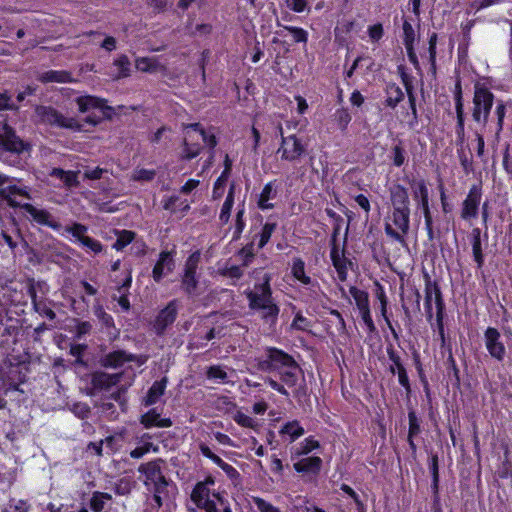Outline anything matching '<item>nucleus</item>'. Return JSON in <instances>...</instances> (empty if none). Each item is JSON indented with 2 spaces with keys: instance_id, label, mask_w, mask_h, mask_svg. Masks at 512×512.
Segmentation results:
<instances>
[{
  "instance_id": "obj_46",
  "label": "nucleus",
  "mask_w": 512,
  "mask_h": 512,
  "mask_svg": "<svg viewBox=\"0 0 512 512\" xmlns=\"http://www.w3.org/2000/svg\"><path fill=\"white\" fill-rule=\"evenodd\" d=\"M476 235L474 236L473 243H472V251L474 260L476 261L478 267H481L483 265L484 259L482 254V248H481V241L479 237V230H476Z\"/></svg>"
},
{
  "instance_id": "obj_49",
  "label": "nucleus",
  "mask_w": 512,
  "mask_h": 512,
  "mask_svg": "<svg viewBox=\"0 0 512 512\" xmlns=\"http://www.w3.org/2000/svg\"><path fill=\"white\" fill-rule=\"evenodd\" d=\"M233 419L237 424L246 428H254L256 426L255 420L241 411H237Z\"/></svg>"
},
{
  "instance_id": "obj_18",
  "label": "nucleus",
  "mask_w": 512,
  "mask_h": 512,
  "mask_svg": "<svg viewBox=\"0 0 512 512\" xmlns=\"http://www.w3.org/2000/svg\"><path fill=\"white\" fill-rule=\"evenodd\" d=\"M174 267L175 262L172 253L167 251L161 252L152 271L153 279L159 282L163 277L170 274Z\"/></svg>"
},
{
  "instance_id": "obj_11",
  "label": "nucleus",
  "mask_w": 512,
  "mask_h": 512,
  "mask_svg": "<svg viewBox=\"0 0 512 512\" xmlns=\"http://www.w3.org/2000/svg\"><path fill=\"white\" fill-rule=\"evenodd\" d=\"M200 262V253H192L186 260L182 276V288L190 295H194L198 288L197 268Z\"/></svg>"
},
{
  "instance_id": "obj_5",
  "label": "nucleus",
  "mask_w": 512,
  "mask_h": 512,
  "mask_svg": "<svg viewBox=\"0 0 512 512\" xmlns=\"http://www.w3.org/2000/svg\"><path fill=\"white\" fill-rule=\"evenodd\" d=\"M494 95L484 85L477 83L474 89L473 97V119L478 123L485 124L488 120L491 108L493 106Z\"/></svg>"
},
{
  "instance_id": "obj_27",
  "label": "nucleus",
  "mask_w": 512,
  "mask_h": 512,
  "mask_svg": "<svg viewBox=\"0 0 512 512\" xmlns=\"http://www.w3.org/2000/svg\"><path fill=\"white\" fill-rule=\"evenodd\" d=\"M305 433L304 428L297 420L286 422L279 431L282 437H287L289 442L292 443Z\"/></svg>"
},
{
  "instance_id": "obj_30",
  "label": "nucleus",
  "mask_w": 512,
  "mask_h": 512,
  "mask_svg": "<svg viewBox=\"0 0 512 512\" xmlns=\"http://www.w3.org/2000/svg\"><path fill=\"white\" fill-rule=\"evenodd\" d=\"M276 197V190L272 182L267 183L261 191L258 200V206L262 210L273 208V204L270 200Z\"/></svg>"
},
{
  "instance_id": "obj_47",
  "label": "nucleus",
  "mask_w": 512,
  "mask_h": 512,
  "mask_svg": "<svg viewBox=\"0 0 512 512\" xmlns=\"http://www.w3.org/2000/svg\"><path fill=\"white\" fill-rule=\"evenodd\" d=\"M275 229V223H265L260 233V239L258 243L260 248L264 247L268 243Z\"/></svg>"
},
{
  "instance_id": "obj_53",
  "label": "nucleus",
  "mask_w": 512,
  "mask_h": 512,
  "mask_svg": "<svg viewBox=\"0 0 512 512\" xmlns=\"http://www.w3.org/2000/svg\"><path fill=\"white\" fill-rule=\"evenodd\" d=\"M289 33L292 35L295 42H303L306 43L308 40V33L299 27H286Z\"/></svg>"
},
{
  "instance_id": "obj_45",
  "label": "nucleus",
  "mask_w": 512,
  "mask_h": 512,
  "mask_svg": "<svg viewBox=\"0 0 512 512\" xmlns=\"http://www.w3.org/2000/svg\"><path fill=\"white\" fill-rule=\"evenodd\" d=\"M416 40V31L411 23L407 20L403 22V42L404 45H414Z\"/></svg>"
},
{
  "instance_id": "obj_55",
  "label": "nucleus",
  "mask_w": 512,
  "mask_h": 512,
  "mask_svg": "<svg viewBox=\"0 0 512 512\" xmlns=\"http://www.w3.org/2000/svg\"><path fill=\"white\" fill-rule=\"evenodd\" d=\"M154 176V170L139 169L133 173L132 179L136 181H150L154 178Z\"/></svg>"
},
{
  "instance_id": "obj_48",
  "label": "nucleus",
  "mask_w": 512,
  "mask_h": 512,
  "mask_svg": "<svg viewBox=\"0 0 512 512\" xmlns=\"http://www.w3.org/2000/svg\"><path fill=\"white\" fill-rule=\"evenodd\" d=\"M262 316L266 320L275 321L278 314H279V308L278 306L271 300L268 302L265 306H263L261 309Z\"/></svg>"
},
{
  "instance_id": "obj_35",
  "label": "nucleus",
  "mask_w": 512,
  "mask_h": 512,
  "mask_svg": "<svg viewBox=\"0 0 512 512\" xmlns=\"http://www.w3.org/2000/svg\"><path fill=\"white\" fill-rule=\"evenodd\" d=\"M166 388V380H161L155 382L148 391V394L145 398V405H153L155 404L159 398L163 395Z\"/></svg>"
},
{
  "instance_id": "obj_39",
  "label": "nucleus",
  "mask_w": 512,
  "mask_h": 512,
  "mask_svg": "<svg viewBox=\"0 0 512 512\" xmlns=\"http://www.w3.org/2000/svg\"><path fill=\"white\" fill-rule=\"evenodd\" d=\"M208 379L214 380L217 383H228L230 382L228 373L226 370L219 365L209 367L207 371Z\"/></svg>"
},
{
  "instance_id": "obj_6",
  "label": "nucleus",
  "mask_w": 512,
  "mask_h": 512,
  "mask_svg": "<svg viewBox=\"0 0 512 512\" xmlns=\"http://www.w3.org/2000/svg\"><path fill=\"white\" fill-rule=\"evenodd\" d=\"M425 311L429 320L433 317V308L436 310V324L439 334L444 338L443 310L444 303L440 289L435 284H427L425 288Z\"/></svg>"
},
{
  "instance_id": "obj_26",
  "label": "nucleus",
  "mask_w": 512,
  "mask_h": 512,
  "mask_svg": "<svg viewBox=\"0 0 512 512\" xmlns=\"http://www.w3.org/2000/svg\"><path fill=\"white\" fill-rule=\"evenodd\" d=\"M77 171H65L60 168H53L50 176L59 179L66 188L76 187L79 184Z\"/></svg>"
},
{
  "instance_id": "obj_13",
  "label": "nucleus",
  "mask_w": 512,
  "mask_h": 512,
  "mask_svg": "<svg viewBox=\"0 0 512 512\" xmlns=\"http://www.w3.org/2000/svg\"><path fill=\"white\" fill-rule=\"evenodd\" d=\"M0 196L5 199L9 206L16 208H21L24 203H22L23 199L30 200L32 199L30 194V189L18 183H14L11 179L9 184L0 189Z\"/></svg>"
},
{
  "instance_id": "obj_24",
  "label": "nucleus",
  "mask_w": 512,
  "mask_h": 512,
  "mask_svg": "<svg viewBox=\"0 0 512 512\" xmlns=\"http://www.w3.org/2000/svg\"><path fill=\"white\" fill-rule=\"evenodd\" d=\"M321 465V458L314 456L300 459L294 463L293 467L297 472L317 474L321 469Z\"/></svg>"
},
{
  "instance_id": "obj_9",
  "label": "nucleus",
  "mask_w": 512,
  "mask_h": 512,
  "mask_svg": "<svg viewBox=\"0 0 512 512\" xmlns=\"http://www.w3.org/2000/svg\"><path fill=\"white\" fill-rule=\"evenodd\" d=\"M215 484L212 476L198 482L192 490L191 500L200 509L206 512H218L216 502L211 498L210 487Z\"/></svg>"
},
{
  "instance_id": "obj_50",
  "label": "nucleus",
  "mask_w": 512,
  "mask_h": 512,
  "mask_svg": "<svg viewBox=\"0 0 512 512\" xmlns=\"http://www.w3.org/2000/svg\"><path fill=\"white\" fill-rule=\"evenodd\" d=\"M367 34L371 42H378L384 35V29L382 24L375 23L369 25L367 28Z\"/></svg>"
},
{
  "instance_id": "obj_43",
  "label": "nucleus",
  "mask_w": 512,
  "mask_h": 512,
  "mask_svg": "<svg viewBox=\"0 0 512 512\" xmlns=\"http://www.w3.org/2000/svg\"><path fill=\"white\" fill-rule=\"evenodd\" d=\"M390 359L395 363L398 367V381L404 388H409V379L406 373L404 366L401 364L399 357L394 354L390 355Z\"/></svg>"
},
{
  "instance_id": "obj_20",
  "label": "nucleus",
  "mask_w": 512,
  "mask_h": 512,
  "mask_svg": "<svg viewBox=\"0 0 512 512\" xmlns=\"http://www.w3.org/2000/svg\"><path fill=\"white\" fill-rule=\"evenodd\" d=\"M177 312V301L173 300L158 314L155 320V328L159 332L163 331L168 325L175 321Z\"/></svg>"
},
{
  "instance_id": "obj_62",
  "label": "nucleus",
  "mask_w": 512,
  "mask_h": 512,
  "mask_svg": "<svg viewBox=\"0 0 512 512\" xmlns=\"http://www.w3.org/2000/svg\"><path fill=\"white\" fill-rule=\"evenodd\" d=\"M212 496L218 501V503L222 507V509L218 510V512H232L228 504V501L219 492H213Z\"/></svg>"
},
{
  "instance_id": "obj_21",
  "label": "nucleus",
  "mask_w": 512,
  "mask_h": 512,
  "mask_svg": "<svg viewBox=\"0 0 512 512\" xmlns=\"http://www.w3.org/2000/svg\"><path fill=\"white\" fill-rule=\"evenodd\" d=\"M135 67L141 72L157 73L165 70V65L159 57H139L135 60Z\"/></svg>"
},
{
  "instance_id": "obj_37",
  "label": "nucleus",
  "mask_w": 512,
  "mask_h": 512,
  "mask_svg": "<svg viewBox=\"0 0 512 512\" xmlns=\"http://www.w3.org/2000/svg\"><path fill=\"white\" fill-rule=\"evenodd\" d=\"M62 229L63 235L64 233H68L74 238L75 241L79 243H81L83 239L87 236L86 233L88 231V228L80 223H72L71 225H67L64 228L62 227L61 230Z\"/></svg>"
},
{
  "instance_id": "obj_32",
  "label": "nucleus",
  "mask_w": 512,
  "mask_h": 512,
  "mask_svg": "<svg viewBox=\"0 0 512 512\" xmlns=\"http://www.w3.org/2000/svg\"><path fill=\"white\" fill-rule=\"evenodd\" d=\"M319 446V442L314 439V437L310 436L305 438L301 443L294 447L292 455L297 457L304 456L318 449Z\"/></svg>"
},
{
  "instance_id": "obj_51",
  "label": "nucleus",
  "mask_w": 512,
  "mask_h": 512,
  "mask_svg": "<svg viewBox=\"0 0 512 512\" xmlns=\"http://www.w3.org/2000/svg\"><path fill=\"white\" fill-rule=\"evenodd\" d=\"M252 501L259 510V512H281L276 506L265 501L260 497H252Z\"/></svg>"
},
{
  "instance_id": "obj_58",
  "label": "nucleus",
  "mask_w": 512,
  "mask_h": 512,
  "mask_svg": "<svg viewBox=\"0 0 512 512\" xmlns=\"http://www.w3.org/2000/svg\"><path fill=\"white\" fill-rule=\"evenodd\" d=\"M286 3H287V6L297 12V13H301L303 11H305V9L307 8V1L306 0H285Z\"/></svg>"
},
{
  "instance_id": "obj_2",
  "label": "nucleus",
  "mask_w": 512,
  "mask_h": 512,
  "mask_svg": "<svg viewBox=\"0 0 512 512\" xmlns=\"http://www.w3.org/2000/svg\"><path fill=\"white\" fill-rule=\"evenodd\" d=\"M199 139L210 147L216 145L215 136L207 133L199 123L190 124L185 127L184 148L181 152L183 159L190 160L199 154L201 149L198 143Z\"/></svg>"
},
{
  "instance_id": "obj_7",
  "label": "nucleus",
  "mask_w": 512,
  "mask_h": 512,
  "mask_svg": "<svg viewBox=\"0 0 512 512\" xmlns=\"http://www.w3.org/2000/svg\"><path fill=\"white\" fill-rule=\"evenodd\" d=\"M35 113L37 120L44 124L67 128L73 131H80L82 128V125L75 118L66 117L52 107H37Z\"/></svg>"
},
{
  "instance_id": "obj_28",
  "label": "nucleus",
  "mask_w": 512,
  "mask_h": 512,
  "mask_svg": "<svg viewBox=\"0 0 512 512\" xmlns=\"http://www.w3.org/2000/svg\"><path fill=\"white\" fill-rule=\"evenodd\" d=\"M331 260L333 263V266L335 267L338 279L340 281H345L347 278V265L348 262L346 258L340 253L338 248L333 247L331 250Z\"/></svg>"
},
{
  "instance_id": "obj_54",
  "label": "nucleus",
  "mask_w": 512,
  "mask_h": 512,
  "mask_svg": "<svg viewBox=\"0 0 512 512\" xmlns=\"http://www.w3.org/2000/svg\"><path fill=\"white\" fill-rule=\"evenodd\" d=\"M84 248L94 253H99L102 250V245L99 241L86 236L80 243Z\"/></svg>"
},
{
  "instance_id": "obj_4",
  "label": "nucleus",
  "mask_w": 512,
  "mask_h": 512,
  "mask_svg": "<svg viewBox=\"0 0 512 512\" xmlns=\"http://www.w3.org/2000/svg\"><path fill=\"white\" fill-rule=\"evenodd\" d=\"M139 472L144 474V483L150 491L154 492V500L161 506V494L164 493L168 483L161 473L157 462H149L139 467Z\"/></svg>"
},
{
  "instance_id": "obj_61",
  "label": "nucleus",
  "mask_w": 512,
  "mask_h": 512,
  "mask_svg": "<svg viewBox=\"0 0 512 512\" xmlns=\"http://www.w3.org/2000/svg\"><path fill=\"white\" fill-rule=\"evenodd\" d=\"M342 490L354 499L355 503L358 506L359 512H364V505L359 500V497L355 493V491L351 487H349L348 485H345V484L342 485Z\"/></svg>"
},
{
  "instance_id": "obj_40",
  "label": "nucleus",
  "mask_w": 512,
  "mask_h": 512,
  "mask_svg": "<svg viewBox=\"0 0 512 512\" xmlns=\"http://www.w3.org/2000/svg\"><path fill=\"white\" fill-rule=\"evenodd\" d=\"M228 181V169H224L221 175L218 177L216 182L214 183L212 196L214 199H219L223 196L226 184Z\"/></svg>"
},
{
  "instance_id": "obj_15",
  "label": "nucleus",
  "mask_w": 512,
  "mask_h": 512,
  "mask_svg": "<svg viewBox=\"0 0 512 512\" xmlns=\"http://www.w3.org/2000/svg\"><path fill=\"white\" fill-rule=\"evenodd\" d=\"M485 347L490 356L498 361H502L506 354V348L501 340L500 332L493 327H488L484 332Z\"/></svg>"
},
{
  "instance_id": "obj_14",
  "label": "nucleus",
  "mask_w": 512,
  "mask_h": 512,
  "mask_svg": "<svg viewBox=\"0 0 512 512\" xmlns=\"http://www.w3.org/2000/svg\"><path fill=\"white\" fill-rule=\"evenodd\" d=\"M26 213V217L35 223L50 227L55 231H61L62 225L45 209L36 207L30 203H24L21 207Z\"/></svg>"
},
{
  "instance_id": "obj_59",
  "label": "nucleus",
  "mask_w": 512,
  "mask_h": 512,
  "mask_svg": "<svg viewBox=\"0 0 512 512\" xmlns=\"http://www.w3.org/2000/svg\"><path fill=\"white\" fill-rule=\"evenodd\" d=\"M361 317L369 332H373L375 330V325L370 315L369 307H366L365 305L363 306Z\"/></svg>"
},
{
  "instance_id": "obj_36",
  "label": "nucleus",
  "mask_w": 512,
  "mask_h": 512,
  "mask_svg": "<svg viewBox=\"0 0 512 512\" xmlns=\"http://www.w3.org/2000/svg\"><path fill=\"white\" fill-rule=\"evenodd\" d=\"M120 375L100 373L93 377V384L96 387L107 389L110 386L116 385L119 382Z\"/></svg>"
},
{
  "instance_id": "obj_44",
  "label": "nucleus",
  "mask_w": 512,
  "mask_h": 512,
  "mask_svg": "<svg viewBox=\"0 0 512 512\" xmlns=\"http://www.w3.org/2000/svg\"><path fill=\"white\" fill-rule=\"evenodd\" d=\"M334 120L338 127L344 131L351 121V115L347 109H338L334 114Z\"/></svg>"
},
{
  "instance_id": "obj_29",
  "label": "nucleus",
  "mask_w": 512,
  "mask_h": 512,
  "mask_svg": "<svg viewBox=\"0 0 512 512\" xmlns=\"http://www.w3.org/2000/svg\"><path fill=\"white\" fill-rule=\"evenodd\" d=\"M130 61L127 56L122 55L113 62L114 70L110 73L113 79H120L130 75Z\"/></svg>"
},
{
  "instance_id": "obj_63",
  "label": "nucleus",
  "mask_w": 512,
  "mask_h": 512,
  "mask_svg": "<svg viewBox=\"0 0 512 512\" xmlns=\"http://www.w3.org/2000/svg\"><path fill=\"white\" fill-rule=\"evenodd\" d=\"M201 452L205 457L212 460L217 466H219L223 461L218 455L214 454L211 451V449L207 446H201Z\"/></svg>"
},
{
  "instance_id": "obj_38",
  "label": "nucleus",
  "mask_w": 512,
  "mask_h": 512,
  "mask_svg": "<svg viewBox=\"0 0 512 512\" xmlns=\"http://www.w3.org/2000/svg\"><path fill=\"white\" fill-rule=\"evenodd\" d=\"M244 213H245V206H244V201L238 205V208H237V213H236V217H235V221H234V225H233V238L234 239H238L244 228H245V221L243 219V216H244Z\"/></svg>"
},
{
  "instance_id": "obj_1",
  "label": "nucleus",
  "mask_w": 512,
  "mask_h": 512,
  "mask_svg": "<svg viewBox=\"0 0 512 512\" xmlns=\"http://www.w3.org/2000/svg\"><path fill=\"white\" fill-rule=\"evenodd\" d=\"M389 199L392 207L385 222V232L394 241L405 244V236L410 228V201L408 190L393 184L389 188Z\"/></svg>"
},
{
  "instance_id": "obj_52",
  "label": "nucleus",
  "mask_w": 512,
  "mask_h": 512,
  "mask_svg": "<svg viewBox=\"0 0 512 512\" xmlns=\"http://www.w3.org/2000/svg\"><path fill=\"white\" fill-rule=\"evenodd\" d=\"M291 327L296 330H308L310 328V321L301 313H297L293 319Z\"/></svg>"
},
{
  "instance_id": "obj_42",
  "label": "nucleus",
  "mask_w": 512,
  "mask_h": 512,
  "mask_svg": "<svg viewBox=\"0 0 512 512\" xmlns=\"http://www.w3.org/2000/svg\"><path fill=\"white\" fill-rule=\"evenodd\" d=\"M111 496L107 493L96 492L91 498V509L95 512H101L104 508L106 501L110 500Z\"/></svg>"
},
{
  "instance_id": "obj_10",
  "label": "nucleus",
  "mask_w": 512,
  "mask_h": 512,
  "mask_svg": "<svg viewBox=\"0 0 512 512\" xmlns=\"http://www.w3.org/2000/svg\"><path fill=\"white\" fill-rule=\"evenodd\" d=\"M76 103L81 113H91L86 117V122L94 126L101 121L107 108L104 100L90 95L78 97Z\"/></svg>"
},
{
  "instance_id": "obj_56",
  "label": "nucleus",
  "mask_w": 512,
  "mask_h": 512,
  "mask_svg": "<svg viewBox=\"0 0 512 512\" xmlns=\"http://www.w3.org/2000/svg\"><path fill=\"white\" fill-rule=\"evenodd\" d=\"M94 314L96 315L97 318H99L106 326H110L113 324V319L112 317L107 314L103 307L101 305H96L94 307Z\"/></svg>"
},
{
  "instance_id": "obj_23",
  "label": "nucleus",
  "mask_w": 512,
  "mask_h": 512,
  "mask_svg": "<svg viewBox=\"0 0 512 512\" xmlns=\"http://www.w3.org/2000/svg\"><path fill=\"white\" fill-rule=\"evenodd\" d=\"M291 274L295 280L306 287L314 285V281L305 272V263L301 258H294L291 266Z\"/></svg>"
},
{
  "instance_id": "obj_33",
  "label": "nucleus",
  "mask_w": 512,
  "mask_h": 512,
  "mask_svg": "<svg viewBox=\"0 0 512 512\" xmlns=\"http://www.w3.org/2000/svg\"><path fill=\"white\" fill-rule=\"evenodd\" d=\"M404 98L402 89L396 84H389L386 88L385 103L388 107L395 108Z\"/></svg>"
},
{
  "instance_id": "obj_22",
  "label": "nucleus",
  "mask_w": 512,
  "mask_h": 512,
  "mask_svg": "<svg viewBox=\"0 0 512 512\" xmlns=\"http://www.w3.org/2000/svg\"><path fill=\"white\" fill-rule=\"evenodd\" d=\"M141 424L145 428L151 427H170L172 422L169 418H162L156 409H151L141 417Z\"/></svg>"
},
{
  "instance_id": "obj_12",
  "label": "nucleus",
  "mask_w": 512,
  "mask_h": 512,
  "mask_svg": "<svg viewBox=\"0 0 512 512\" xmlns=\"http://www.w3.org/2000/svg\"><path fill=\"white\" fill-rule=\"evenodd\" d=\"M0 148L18 154L29 149V145L16 136L4 119L0 120Z\"/></svg>"
},
{
  "instance_id": "obj_57",
  "label": "nucleus",
  "mask_w": 512,
  "mask_h": 512,
  "mask_svg": "<svg viewBox=\"0 0 512 512\" xmlns=\"http://www.w3.org/2000/svg\"><path fill=\"white\" fill-rule=\"evenodd\" d=\"M91 328H92L91 324L87 321L77 322L75 325V330H74L75 334H76V338H78V339L82 338L85 334L90 332Z\"/></svg>"
},
{
  "instance_id": "obj_25",
  "label": "nucleus",
  "mask_w": 512,
  "mask_h": 512,
  "mask_svg": "<svg viewBox=\"0 0 512 512\" xmlns=\"http://www.w3.org/2000/svg\"><path fill=\"white\" fill-rule=\"evenodd\" d=\"M38 79L43 83H72L75 82V79L72 77L71 73L68 71H56L50 70L46 71L39 75Z\"/></svg>"
},
{
  "instance_id": "obj_60",
  "label": "nucleus",
  "mask_w": 512,
  "mask_h": 512,
  "mask_svg": "<svg viewBox=\"0 0 512 512\" xmlns=\"http://www.w3.org/2000/svg\"><path fill=\"white\" fill-rule=\"evenodd\" d=\"M505 111H506V104L503 101H498L497 102V106H496V110H495V114H496L497 119H498L499 130H501L502 126H503V121H504V117H505Z\"/></svg>"
},
{
  "instance_id": "obj_64",
  "label": "nucleus",
  "mask_w": 512,
  "mask_h": 512,
  "mask_svg": "<svg viewBox=\"0 0 512 512\" xmlns=\"http://www.w3.org/2000/svg\"><path fill=\"white\" fill-rule=\"evenodd\" d=\"M355 202L368 214L370 211V202L368 198L363 195L359 194L355 197Z\"/></svg>"
},
{
  "instance_id": "obj_17",
  "label": "nucleus",
  "mask_w": 512,
  "mask_h": 512,
  "mask_svg": "<svg viewBox=\"0 0 512 512\" xmlns=\"http://www.w3.org/2000/svg\"><path fill=\"white\" fill-rule=\"evenodd\" d=\"M481 198L482 191L480 186L473 185L462 204L461 217L463 219L469 220L477 217Z\"/></svg>"
},
{
  "instance_id": "obj_16",
  "label": "nucleus",
  "mask_w": 512,
  "mask_h": 512,
  "mask_svg": "<svg viewBox=\"0 0 512 512\" xmlns=\"http://www.w3.org/2000/svg\"><path fill=\"white\" fill-rule=\"evenodd\" d=\"M246 295L249 300L250 308L261 309L272 300L269 278H266L262 284L255 285L253 290L246 292Z\"/></svg>"
},
{
  "instance_id": "obj_8",
  "label": "nucleus",
  "mask_w": 512,
  "mask_h": 512,
  "mask_svg": "<svg viewBox=\"0 0 512 512\" xmlns=\"http://www.w3.org/2000/svg\"><path fill=\"white\" fill-rule=\"evenodd\" d=\"M278 132L281 136V143L277 150L282 160L295 162L306 152V145L297 135L292 134L289 136L283 135L282 125L279 124Z\"/></svg>"
},
{
  "instance_id": "obj_31",
  "label": "nucleus",
  "mask_w": 512,
  "mask_h": 512,
  "mask_svg": "<svg viewBox=\"0 0 512 512\" xmlns=\"http://www.w3.org/2000/svg\"><path fill=\"white\" fill-rule=\"evenodd\" d=\"M234 191L235 185L231 184L219 215V220L222 224H227L230 220L231 210L234 205Z\"/></svg>"
},
{
  "instance_id": "obj_3",
  "label": "nucleus",
  "mask_w": 512,
  "mask_h": 512,
  "mask_svg": "<svg viewBox=\"0 0 512 512\" xmlns=\"http://www.w3.org/2000/svg\"><path fill=\"white\" fill-rule=\"evenodd\" d=\"M417 209L421 210L425 219V229L429 240L434 238L432 214L429 206V192L424 180L412 181L410 184Z\"/></svg>"
},
{
  "instance_id": "obj_19",
  "label": "nucleus",
  "mask_w": 512,
  "mask_h": 512,
  "mask_svg": "<svg viewBox=\"0 0 512 512\" xmlns=\"http://www.w3.org/2000/svg\"><path fill=\"white\" fill-rule=\"evenodd\" d=\"M268 358L270 362H263L260 364L262 370H268L271 368L282 369L286 365H291L294 359L288 354L276 348H270L268 350Z\"/></svg>"
},
{
  "instance_id": "obj_41",
  "label": "nucleus",
  "mask_w": 512,
  "mask_h": 512,
  "mask_svg": "<svg viewBox=\"0 0 512 512\" xmlns=\"http://www.w3.org/2000/svg\"><path fill=\"white\" fill-rule=\"evenodd\" d=\"M134 232L129 230H122L117 233V240L113 244V248L117 251L124 249L128 244H130L134 239Z\"/></svg>"
},
{
  "instance_id": "obj_34",
  "label": "nucleus",
  "mask_w": 512,
  "mask_h": 512,
  "mask_svg": "<svg viewBox=\"0 0 512 512\" xmlns=\"http://www.w3.org/2000/svg\"><path fill=\"white\" fill-rule=\"evenodd\" d=\"M281 380L288 386H294L298 379L299 367L295 361L291 365H286L280 370Z\"/></svg>"
}]
</instances>
